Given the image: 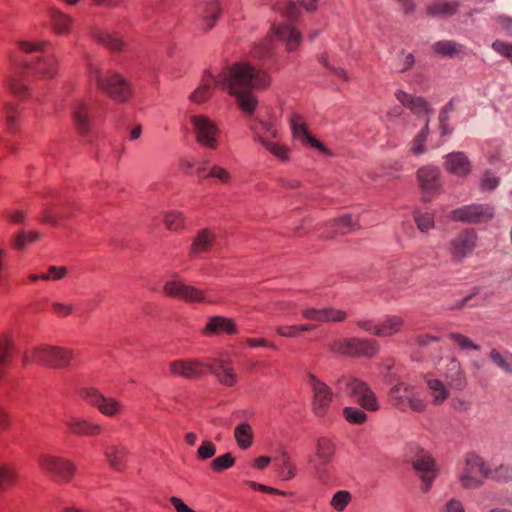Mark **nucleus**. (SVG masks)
<instances>
[{"label":"nucleus","instance_id":"nucleus-1","mask_svg":"<svg viewBox=\"0 0 512 512\" xmlns=\"http://www.w3.org/2000/svg\"><path fill=\"white\" fill-rule=\"evenodd\" d=\"M269 84L270 77L264 71L245 61L227 64L215 74V86L233 96L247 115L253 114L258 106L254 90L264 89Z\"/></svg>","mask_w":512,"mask_h":512},{"label":"nucleus","instance_id":"nucleus-2","mask_svg":"<svg viewBox=\"0 0 512 512\" xmlns=\"http://www.w3.org/2000/svg\"><path fill=\"white\" fill-rule=\"evenodd\" d=\"M391 368V365L386 366L387 375L385 376L387 382L392 383L395 381V384L388 392V399L391 405L401 411H407L408 409L419 413L425 411L427 404L422 395L413 385L397 380L396 376L390 372Z\"/></svg>","mask_w":512,"mask_h":512},{"label":"nucleus","instance_id":"nucleus-3","mask_svg":"<svg viewBox=\"0 0 512 512\" xmlns=\"http://www.w3.org/2000/svg\"><path fill=\"white\" fill-rule=\"evenodd\" d=\"M278 38L286 43L288 51H294L302 41V34L290 24L274 25L271 32L253 48L252 54L259 60L269 58L274 51V40Z\"/></svg>","mask_w":512,"mask_h":512},{"label":"nucleus","instance_id":"nucleus-4","mask_svg":"<svg viewBox=\"0 0 512 512\" xmlns=\"http://www.w3.org/2000/svg\"><path fill=\"white\" fill-rule=\"evenodd\" d=\"M88 71L98 88L107 93L113 100L126 102L130 98V84L119 73L109 70L103 74L99 66L91 61L88 63Z\"/></svg>","mask_w":512,"mask_h":512},{"label":"nucleus","instance_id":"nucleus-5","mask_svg":"<svg viewBox=\"0 0 512 512\" xmlns=\"http://www.w3.org/2000/svg\"><path fill=\"white\" fill-rule=\"evenodd\" d=\"M335 386L340 393L356 399L360 407L369 412L379 409V402L370 386L350 375H341L335 380Z\"/></svg>","mask_w":512,"mask_h":512},{"label":"nucleus","instance_id":"nucleus-6","mask_svg":"<svg viewBox=\"0 0 512 512\" xmlns=\"http://www.w3.org/2000/svg\"><path fill=\"white\" fill-rule=\"evenodd\" d=\"M73 358V352L69 349L40 345L25 351L22 360L25 365L39 363L47 367L64 368L70 364Z\"/></svg>","mask_w":512,"mask_h":512},{"label":"nucleus","instance_id":"nucleus-7","mask_svg":"<svg viewBox=\"0 0 512 512\" xmlns=\"http://www.w3.org/2000/svg\"><path fill=\"white\" fill-rule=\"evenodd\" d=\"M489 478V466L482 457L468 453L464 464L458 473V479L464 489H477L483 485L484 479Z\"/></svg>","mask_w":512,"mask_h":512},{"label":"nucleus","instance_id":"nucleus-8","mask_svg":"<svg viewBox=\"0 0 512 512\" xmlns=\"http://www.w3.org/2000/svg\"><path fill=\"white\" fill-rule=\"evenodd\" d=\"M39 466L46 475L60 482L71 481L76 469L71 460L50 454L39 458Z\"/></svg>","mask_w":512,"mask_h":512},{"label":"nucleus","instance_id":"nucleus-9","mask_svg":"<svg viewBox=\"0 0 512 512\" xmlns=\"http://www.w3.org/2000/svg\"><path fill=\"white\" fill-rule=\"evenodd\" d=\"M308 384L312 389L311 407L316 417H325L334 398V392L330 386L313 374L308 376Z\"/></svg>","mask_w":512,"mask_h":512},{"label":"nucleus","instance_id":"nucleus-10","mask_svg":"<svg viewBox=\"0 0 512 512\" xmlns=\"http://www.w3.org/2000/svg\"><path fill=\"white\" fill-rule=\"evenodd\" d=\"M190 122L196 135L197 142L209 149H216L220 130L217 124L205 115H191Z\"/></svg>","mask_w":512,"mask_h":512},{"label":"nucleus","instance_id":"nucleus-11","mask_svg":"<svg viewBox=\"0 0 512 512\" xmlns=\"http://www.w3.org/2000/svg\"><path fill=\"white\" fill-rule=\"evenodd\" d=\"M81 396L106 417H116L123 412L124 405L118 399L106 397L94 388L83 389Z\"/></svg>","mask_w":512,"mask_h":512},{"label":"nucleus","instance_id":"nucleus-12","mask_svg":"<svg viewBox=\"0 0 512 512\" xmlns=\"http://www.w3.org/2000/svg\"><path fill=\"white\" fill-rule=\"evenodd\" d=\"M494 216V208L488 204L464 205L450 212L449 218L454 221L479 224L488 222Z\"/></svg>","mask_w":512,"mask_h":512},{"label":"nucleus","instance_id":"nucleus-13","mask_svg":"<svg viewBox=\"0 0 512 512\" xmlns=\"http://www.w3.org/2000/svg\"><path fill=\"white\" fill-rule=\"evenodd\" d=\"M335 454V444L328 437H319L316 440L315 456L308 458L313 465V473L319 480H324L325 467L332 461Z\"/></svg>","mask_w":512,"mask_h":512},{"label":"nucleus","instance_id":"nucleus-14","mask_svg":"<svg viewBox=\"0 0 512 512\" xmlns=\"http://www.w3.org/2000/svg\"><path fill=\"white\" fill-rule=\"evenodd\" d=\"M440 176V169L434 165H426L417 170L416 178L425 201H431L439 193Z\"/></svg>","mask_w":512,"mask_h":512},{"label":"nucleus","instance_id":"nucleus-15","mask_svg":"<svg viewBox=\"0 0 512 512\" xmlns=\"http://www.w3.org/2000/svg\"><path fill=\"white\" fill-rule=\"evenodd\" d=\"M163 291L167 296L175 297L187 302H204V291L187 285L179 279L167 281L163 286Z\"/></svg>","mask_w":512,"mask_h":512},{"label":"nucleus","instance_id":"nucleus-16","mask_svg":"<svg viewBox=\"0 0 512 512\" xmlns=\"http://www.w3.org/2000/svg\"><path fill=\"white\" fill-rule=\"evenodd\" d=\"M170 372L186 379L201 377L208 367V362L199 359L175 360L170 362Z\"/></svg>","mask_w":512,"mask_h":512},{"label":"nucleus","instance_id":"nucleus-17","mask_svg":"<svg viewBox=\"0 0 512 512\" xmlns=\"http://www.w3.org/2000/svg\"><path fill=\"white\" fill-rule=\"evenodd\" d=\"M413 467L423 481V491L427 492L438 475V468L433 458L425 453L418 455L413 461Z\"/></svg>","mask_w":512,"mask_h":512},{"label":"nucleus","instance_id":"nucleus-18","mask_svg":"<svg viewBox=\"0 0 512 512\" xmlns=\"http://www.w3.org/2000/svg\"><path fill=\"white\" fill-rule=\"evenodd\" d=\"M475 243V233L473 231L466 230L450 241L449 251L456 261H462L473 251Z\"/></svg>","mask_w":512,"mask_h":512},{"label":"nucleus","instance_id":"nucleus-19","mask_svg":"<svg viewBox=\"0 0 512 512\" xmlns=\"http://www.w3.org/2000/svg\"><path fill=\"white\" fill-rule=\"evenodd\" d=\"M229 358L213 359L211 363L208 362L207 370H209L217 380L225 386H234L237 382V375L231 366Z\"/></svg>","mask_w":512,"mask_h":512},{"label":"nucleus","instance_id":"nucleus-20","mask_svg":"<svg viewBox=\"0 0 512 512\" xmlns=\"http://www.w3.org/2000/svg\"><path fill=\"white\" fill-rule=\"evenodd\" d=\"M440 374L447 382V385L455 389H464L467 380L460 362L454 358H448L445 366L440 369Z\"/></svg>","mask_w":512,"mask_h":512},{"label":"nucleus","instance_id":"nucleus-21","mask_svg":"<svg viewBox=\"0 0 512 512\" xmlns=\"http://www.w3.org/2000/svg\"><path fill=\"white\" fill-rule=\"evenodd\" d=\"M445 170L458 177L465 178L471 172V162L463 152H451L444 156Z\"/></svg>","mask_w":512,"mask_h":512},{"label":"nucleus","instance_id":"nucleus-22","mask_svg":"<svg viewBox=\"0 0 512 512\" xmlns=\"http://www.w3.org/2000/svg\"><path fill=\"white\" fill-rule=\"evenodd\" d=\"M222 6L218 0H209L199 8L198 27L203 31H209L214 27L221 14Z\"/></svg>","mask_w":512,"mask_h":512},{"label":"nucleus","instance_id":"nucleus-23","mask_svg":"<svg viewBox=\"0 0 512 512\" xmlns=\"http://www.w3.org/2000/svg\"><path fill=\"white\" fill-rule=\"evenodd\" d=\"M251 131L254 134V141L262 145L273 156H275L281 161L289 160L290 150L286 145L274 141L275 139L270 140L269 137H264V135L254 126H251Z\"/></svg>","mask_w":512,"mask_h":512},{"label":"nucleus","instance_id":"nucleus-24","mask_svg":"<svg viewBox=\"0 0 512 512\" xmlns=\"http://www.w3.org/2000/svg\"><path fill=\"white\" fill-rule=\"evenodd\" d=\"M129 449L124 445H107L104 450L106 461L116 471H123L128 461Z\"/></svg>","mask_w":512,"mask_h":512},{"label":"nucleus","instance_id":"nucleus-25","mask_svg":"<svg viewBox=\"0 0 512 512\" xmlns=\"http://www.w3.org/2000/svg\"><path fill=\"white\" fill-rule=\"evenodd\" d=\"M291 129L293 137L305 145H310L313 148L324 151L325 148L317 139H315L306 128L305 123L299 115H294L291 120Z\"/></svg>","mask_w":512,"mask_h":512},{"label":"nucleus","instance_id":"nucleus-26","mask_svg":"<svg viewBox=\"0 0 512 512\" xmlns=\"http://www.w3.org/2000/svg\"><path fill=\"white\" fill-rule=\"evenodd\" d=\"M404 326V320L398 315H387L377 322L374 335L378 337H391L399 333Z\"/></svg>","mask_w":512,"mask_h":512},{"label":"nucleus","instance_id":"nucleus-27","mask_svg":"<svg viewBox=\"0 0 512 512\" xmlns=\"http://www.w3.org/2000/svg\"><path fill=\"white\" fill-rule=\"evenodd\" d=\"M425 382L434 405H441L449 398V386L445 385L442 380L435 378L432 374H427Z\"/></svg>","mask_w":512,"mask_h":512},{"label":"nucleus","instance_id":"nucleus-28","mask_svg":"<svg viewBox=\"0 0 512 512\" xmlns=\"http://www.w3.org/2000/svg\"><path fill=\"white\" fill-rule=\"evenodd\" d=\"M215 87V74L210 71H206L203 75L201 84L190 95V100L196 104L204 103L213 95Z\"/></svg>","mask_w":512,"mask_h":512},{"label":"nucleus","instance_id":"nucleus-29","mask_svg":"<svg viewBox=\"0 0 512 512\" xmlns=\"http://www.w3.org/2000/svg\"><path fill=\"white\" fill-rule=\"evenodd\" d=\"M72 119L78 132L87 134L90 130V120L88 117V104L82 100H76L71 105Z\"/></svg>","mask_w":512,"mask_h":512},{"label":"nucleus","instance_id":"nucleus-30","mask_svg":"<svg viewBox=\"0 0 512 512\" xmlns=\"http://www.w3.org/2000/svg\"><path fill=\"white\" fill-rule=\"evenodd\" d=\"M216 235L210 229L200 230L193 238L190 246V256L195 258L198 254L207 252L213 245Z\"/></svg>","mask_w":512,"mask_h":512},{"label":"nucleus","instance_id":"nucleus-31","mask_svg":"<svg viewBox=\"0 0 512 512\" xmlns=\"http://www.w3.org/2000/svg\"><path fill=\"white\" fill-rule=\"evenodd\" d=\"M378 349V343L375 340L350 338L349 356L351 357H372Z\"/></svg>","mask_w":512,"mask_h":512},{"label":"nucleus","instance_id":"nucleus-32","mask_svg":"<svg viewBox=\"0 0 512 512\" xmlns=\"http://www.w3.org/2000/svg\"><path fill=\"white\" fill-rule=\"evenodd\" d=\"M395 97L402 105L410 108V110L417 115L429 114L432 112L429 104L421 97H413L402 90L396 91Z\"/></svg>","mask_w":512,"mask_h":512},{"label":"nucleus","instance_id":"nucleus-33","mask_svg":"<svg viewBox=\"0 0 512 512\" xmlns=\"http://www.w3.org/2000/svg\"><path fill=\"white\" fill-rule=\"evenodd\" d=\"M225 332L227 334H235L236 326L232 319L222 316H213L208 320L203 333L206 335H214Z\"/></svg>","mask_w":512,"mask_h":512},{"label":"nucleus","instance_id":"nucleus-34","mask_svg":"<svg viewBox=\"0 0 512 512\" xmlns=\"http://www.w3.org/2000/svg\"><path fill=\"white\" fill-rule=\"evenodd\" d=\"M66 425L71 433L77 435H97L101 432L99 424L81 418L71 417L66 421Z\"/></svg>","mask_w":512,"mask_h":512},{"label":"nucleus","instance_id":"nucleus-35","mask_svg":"<svg viewBox=\"0 0 512 512\" xmlns=\"http://www.w3.org/2000/svg\"><path fill=\"white\" fill-rule=\"evenodd\" d=\"M274 465L282 480L289 481L295 477L296 469L287 451H281L279 455L274 458Z\"/></svg>","mask_w":512,"mask_h":512},{"label":"nucleus","instance_id":"nucleus-36","mask_svg":"<svg viewBox=\"0 0 512 512\" xmlns=\"http://www.w3.org/2000/svg\"><path fill=\"white\" fill-rule=\"evenodd\" d=\"M36 74L43 78L48 79L52 78L57 73V64L54 56L46 55L45 57L39 59V61L31 67Z\"/></svg>","mask_w":512,"mask_h":512},{"label":"nucleus","instance_id":"nucleus-37","mask_svg":"<svg viewBox=\"0 0 512 512\" xmlns=\"http://www.w3.org/2000/svg\"><path fill=\"white\" fill-rule=\"evenodd\" d=\"M456 1L437 0L427 8V13L432 16H450L457 12Z\"/></svg>","mask_w":512,"mask_h":512},{"label":"nucleus","instance_id":"nucleus-38","mask_svg":"<svg viewBox=\"0 0 512 512\" xmlns=\"http://www.w3.org/2000/svg\"><path fill=\"white\" fill-rule=\"evenodd\" d=\"M489 359L501 371L512 375V353L508 351L500 352L497 349H492L489 353Z\"/></svg>","mask_w":512,"mask_h":512},{"label":"nucleus","instance_id":"nucleus-39","mask_svg":"<svg viewBox=\"0 0 512 512\" xmlns=\"http://www.w3.org/2000/svg\"><path fill=\"white\" fill-rule=\"evenodd\" d=\"M234 437L241 449H248L253 444L252 427L246 422L238 424L234 430Z\"/></svg>","mask_w":512,"mask_h":512},{"label":"nucleus","instance_id":"nucleus-40","mask_svg":"<svg viewBox=\"0 0 512 512\" xmlns=\"http://www.w3.org/2000/svg\"><path fill=\"white\" fill-rule=\"evenodd\" d=\"M94 38L110 50L118 51L122 49L123 43L117 34H112L105 31H97L94 33Z\"/></svg>","mask_w":512,"mask_h":512},{"label":"nucleus","instance_id":"nucleus-41","mask_svg":"<svg viewBox=\"0 0 512 512\" xmlns=\"http://www.w3.org/2000/svg\"><path fill=\"white\" fill-rule=\"evenodd\" d=\"M353 221H352V218L350 215H344L340 218H337V219H334L333 221L330 222V226L335 228V231L332 232V233H326L324 236L326 238H331L334 236V234H345L347 233L348 231L351 230V228L353 227Z\"/></svg>","mask_w":512,"mask_h":512},{"label":"nucleus","instance_id":"nucleus-42","mask_svg":"<svg viewBox=\"0 0 512 512\" xmlns=\"http://www.w3.org/2000/svg\"><path fill=\"white\" fill-rule=\"evenodd\" d=\"M185 217L181 211H170L164 215V224L167 229L177 231L184 227Z\"/></svg>","mask_w":512,"mask_h":512},{"label":"nucleus","instance_id":"nucleus-43","mask_svg":"<svg viewBox=\"0 0 512 512\" xmlns=\"http://www.w3.org/2000/svg\"><path fill=\"white\" fill-rule=\"evenodd\" d=\"M498 482L512 481V466L501 464L495 469L489 468V478Z\"/></svg>","mask_w":512,"mask_h":512},{"label":"nucleus","instance_id":"nucleus-44","mask_svg":"<svg viewBox=\"0 0 512 512\" xmlns=\"http://www.w3.org/2000/svg\"><path fill=\"white\" fill-rule=\"evenodd\" d=\"M235 464V458L231 453H225L214 458L210 467L214 472L220 473L224 470L231 468Z\"/></svg>","mask_w":512,"mask_h":512},{"label":"nucleus","instance_id":"nucleus-45","mask_svg":"<svg viewBox=\"0 0 512 512\" xmlns=\"http://www.w3.org/2000/svg\"><path fill=\"white\" fill-rule=\"evenodd\" d=\"M449 338L458 346V348L462 351H479L480 346L473 342L471 339L466 337L465 335L457 332H452L449 334Z\"/></svg>","mask_w":512,"mask_h":512},{"label":"nucleus","instance_id":"nucleus-46","mask_svg":"<svg viewBox=\"0 0 512 512\" xmlns=\"http://www.w3.org/2000/svg\"><path fill=\"white\" fill-rule=\"evenodd\" d=\"M343 417L350 424H363L367 420V414L356 407H345L343 409Z\"/></svg>","mask_w":512,"mask_h":512},{"label":"nucleus","instance_id":"nucleus-47","mask_svg":"<svg viewBox=\"0 0 512 512\" xmlns=\"http://www.w3.org/2000/svg\"><path fill=\"white\" fill-rule=\"evenodd\" d=\"M51 17L54 28L58 33H67L69 31L72 23V19L69 16L59 11H53Z\"/></svg>","mask_w":512,"mask_h":512},{"label":"nucleus","instance_id":"nucleus-48","mask_svg":"<svg viewBox=\"0 0 512 512\" xmlns=\"http://www.w3.org/2000/svg\"><path fill=\"white\" fill-rule=\"evenodd\" d=\"M413 216L414 221L416 222L417 227L421 232H428L430 229L434 227V219L431 214L415 211L413 213Z\"/></svg>","mask_w":512,"mask_h":512},{"label":"nucleus","instance_id":"nucleus-49","mask_svg":"<svg viewBox=\"0 0 512 512\" xmlns=\"http://www.w3.org/2000/svg\"><path fill=\"white\" fill-rule=\"evenodd\" d=\"M350 501L351 494L348 491L341 490L333 495L330 504L335 510L341 512L347 507Z\"/></svg>","mask_w":512,"mask_h":512},{"label":"nucleus","instance_id":"nucleus-50","mask_svg":"<svg viewBox=\"0 0 512 512\" xmlns=\"http://www.w3.org/2000/svg\"><path fill=\"white\" fill-rule=\"evenodd\" d=\"M204 178H215L219 182L226 184L230 181L231 175L229 171L221 166L213 165L209 168L208 173L203 175Z\"/></svg>","mask_w":512,"mask_h":512},{"label":"nucleus","instance_id":"nucleus-51","mask_svg":"<svg viewBox=\"0 0 512 512\" xmlns=\"http://www.w3.org/2000/svg\"><path fill=\"white\" fill-rule=\"evenodd\" d=\"M259 127L254 125L263 135L264 137H269L271 139H278L280 137V132L278 127L273 122H267L264 120H259ZM253 126V124L251 125Z\"/></svg>","mask_w":512,"mask_h":512},{"label":"nucleus","instance_id":"nucleus-52","mask_svg":"<svg viewBox=\"0 0 512 512\" xmlns=\"http://www.w3.org/2000/svg\"><path fill=\"white\" fill-rule=\"evenodd\" d=\"M68 269L65 266H49L48 273L42 274L44 281H59L67 276Z\"/></svg>","mask_w":512,"mask_h":512},{"label":"nucleus","instance_id":"nucleus-53","mask_svg":"<svg viewBox=\"0 0 512 512\" xmlns=\"http://www.w3.org/2000/svg\"><path fill=\"white\" fill-rule=\"evenodd\" d=\"M3 113L7 128L9 130H13L16 126V120L18 117L17 107L12 103H6L3 108Z\"/></svg>","mask_w":512,"mask_h":512},{"label":"nucleus","instance_id":"nucleus-54","mask_svg":"<svg viewBox=\"0 0 512 512\" xmlns=\"http://www.w3.org/2000/svg\"><path fill=\"white\" fill-rule=\"evenodd\" d=\"M39 237V234L35 231H30V232H20L18 233V235L16 236L15 240H14V247L16 249H23L28 243H31L33 241H35L36 239H38Z\"/></svg>","mask_w":512,"mask_h":512},{"label":"nucleus","instance_id":"nucleus-55","mask_svg":"<svg viewBox=\"0 0 512 512\" xmlns=\"http://www.w3.org/2000/svg\"><path fill=\"white\" fill-rule=\"evenodd\" d=\"M457 47L458 45L455 42L449 40L439 41L435 43L433 46L434 50L437 53L442 54L444 56H452L453 54L458 52Z\"/></svg>","mask_w":512,"mask_h":512},{"label":"nucleus","instance_id":"nucleus-56","mask_svg":"<svg viewBox=\"0 0 512 512\" xmlns=\"http://www.w3.org/2000/svg\"><path fill=\"white\" fill-rule=\"evenodd\" d=\"M15 471L11 466L0 465V489H4L15 480Z\"/></svg>","mask_w":512,"mask_h":512},{"label":"nucleus","instance_id":"nucleus-57","mask_svg":"<svg viewBox=\"0 0 512 512\" xmlns=\"http://www.w3.org/2000/svg\"><path fill=\"white\" fill-rule=\"evenodd\" d=\"M216 454V446L213 442L205 440L197 450V457L200 460H207Z\"/></svg>","mask_w":512,"mask_h":512},{"label":"nucleus","instance_id":"nucleus-58","mask_svg":"<svg viewBox=\"0 0 512 512\" xmlns=\"http://www.w3.org/2000/svg\"><path fill=\"white\" fill-rule=\"evenodd\" d=\"M48 45H49V42H47V41H37V42L21 41V42H19L20 49L27 53H33V52H38V51L44 52Z\"/></svg>","mask_w":512,"mask_h":512},{"label":"nucleus","instance_id":"nucleus-59","mask_svg":"<svg viewBox=\"0 0 512 512\" xmlns=\"http://www.w3.org/2000/svg\"><path fill=\"white\" fill-rule=\"evenodd\" d=\"M7 86L12 94L19 98L24 97L27 93V87L15 77H11L7 80Z\"/></svg>","mask_w":512,"mask_h":512},{"label":"nucleus","instance_id":"nucleus-60","mask_svg":"<svg viewBox=\"0 0 512 512\" xmlns=\"http://www.w3.org/2000/svg\"><path fill=\"white\" fill-rule=\"evenodd\" d=\"M500 183V179L490 172H486L480 183V188L483 191L494 190Z\"/></svg>","mask_w":512,"mask_h":512},{"label":"nucleus","instance_id":"nucleus-61","mask_svg":"<svg viewBox=\"0 0 512 512\" xmlns=\"http://www.w3.org/2000/svg\"><path fill=\"white\" fill-rule=\"evenodd\" d=\"M350 338L334 340L330 343V350L332 352L349 356Z\"/></svg>","mask_w":512,"mask_h":512},{"label":"nucleus","instance_id":"nucleus-62","mask_svg":"<svg viewBox=\"0 0 512 512\" xmlns=\"http://www.w3.org/2000/svg\"><path fill=\"white\" fill-rule=\"evenodd\" d=\"M492 48L500 55L508 58L512 63V43L496 40L493 42Z\"/></svg>","mask_w":512,"mask_h":512},{"label":"nucleus","instance_id":"nucleus-63","mask_svg":"<svg viewBox=\"0 0 512 512\" xmlns=\"http://www.w3.org/2000/svg\"><path fill=\"white\" fill-rule=\"evenodd\" d=\"M440 512H466L463 503L457 498L449 499Z\"/></svg>","mask_w":512,"mask_h":512},{"label":"nucleus","instance_id":"nucleus-64","mask_svg":"<svg viewBox=\"0 0 512 512\" xmlns=\"http://www.w3.org/2000/svg\"><path fill=\"white\" fill-rule=\"evenodd\" d=\"M62 218H63V216L60 213L54 212V209L52 206H46L44 208L43 218H42V220L44 222H47V223H50L53 225H57L59 220Z\"/></svg>","mask_w":512,"mask_h":512}]
</instances>
